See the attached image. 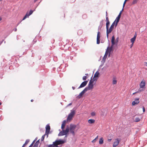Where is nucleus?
<instances>
[{
	"label": "nucleus",
	"mask_w": 147,
	"mask_h": 147,
	"mask_svg": "<svg viewBox=\"0 0 147 147\" xmlns=\"http://www.w3.org/2000/svg\"><path fill=\"white\" fill-rule=\"evenodd\" d=\"M64 141L61 140H59L53 142L52 144L48 145L47 147H58V145L62 144L64 143Z\"/></svg>",
	"instance_id": "1"
},
{
	"label": "nucleus",
	"mask_w": 147,
	"mask_h": 147,
	"mask_svg": "<svg viewBox=\"0 0 147 147\" xmlns=\"http://www.w3.org/2000/svg\"><path fill=\"white\" fill-rule=\"evenodd\" d=\"M75 111L74 110H71V112L69 114L67 118V121L69 122L72 120V118L75 114Z\"/></svg>",
	"instance_id": "2"
},
{
	"label": "nucleus",
	"mask_w": 147,
	"mask_h": 147,
	"mask_svg": "<svg viewBox=\"0 0 147 147\" xmlns=\"http://www.w3.org/2000/svg\"><path fill=\"white\" fill-rule=\"evenodd\" d=\"M76 125H71L70 126V132L72 133L73 135H74L75 130L76 128Z\"/></svg>",
	"instance_id": "3"
},
{
	"label": "nucleus",
	"mask_w": 147,
	"mask_h": 147,
	"mask_svg": "<svg viewBox=\"0 0 147 147\" xmlns=\"http://www.w3.org/2000/svg\"><path fill=\"white\" fill-rule=\"evenodd\" d=\"M111 48H110L108 49H107V50H106L105 53V55L104 56V57H103V59H102V60L104 62L105 61L106 59V58L107 57V56L108 54V52H109V53L110 52H111Z\"/></svg>",
	"instance_id": "4"
},
{
	"label": "nucleus",
	"mask_w": 147,
	"mask_h": 147,
	"mask_svg": "<svg viewBox=\"0 0 147 147\" xmlns=\"http://www.w3.org/2000/svg\"><path fill=\"white\" fill-rule=\"evenodd\" d=\"M50 129V127L49 124H47L46 127V131L45 133L46 134L47 137L48 136V135Z\"/></svg>",
	"instance_id": "5"
},
{
	"label": "nucleus",
	"mask_w": 147,
	"mask_h": 147,
	"mask_svg": "<svg viewBox=\"0 0 147 147\" xmlns=\"http://www.w3.org/2000/svg\"><path fill=\"white\" fill-rule=\"evenodd\" d=\"M119 141L120 140L118 138H117L116 139L113 145V147H116L118 145Z\"/></svg>",
	"instance_id": "6"
},
{
	"label": "nucleus",
	"mask_w": 147,
	"mask_h": 147,
	"mask_svg": "<svg viewBox=\"0 0 147 147\" xmlns=\"http://www.w3.org/2000/svg\"><path fill=\"white\" fill-rule=\"evenodd\" d=\"M33 11L32 10H30L29 13L28 12L27 13L23 19V20H24L26 18L28 17L33 12Z\"/></svg>",
	"instance_id": "7"
},
{
	"label": "nucleus",
	"mask_w": 147,
	"mask_h": 147,
	"mask_svg": "<svg viewBox=\"0 0 147 147\" xmlns=\"http://www.w3.org/2000/svg\"><path fill=\"white\" fill-rule=\"evenodd\" d=\"M113 29V28H112L111 27L109 29V27L108 28H106L107 36V38H108V34L111 32Z\"/></svg>",
	"instance_id": "8"
},
{
	"label": "nucleus",
	"mask_w": 147,
	"mask_h": 147,
	"mask_svg": "<svg viewBox=\"0 0 147 147\" xmlns=\"http://www.w3.org/2000/svg\"><path fill=\"white\" fill-rule=\"evenodd\" d=\"M88 82L87 81H86L82 82L80 86L78 88V89H80L85 86L86 85Z\"/></svg>",
	"instance_id": "9"
},
{
	"label": "nucleus",
	"mask_w": 147,
	"mask_h": 147,
	"mask_svg": "<svg viewBox=\"0 0 147 147\" xmlns=\"http://www.w3.org/2000/svg\"><path fill=\"white\" fill-rule=\"evenodd\" d=\"M93 88V84H89L87 87H86L85 88L86 89V90L87 91L88 90H89L92 89Z\"/></svg>",
	"instance_id": "10"
},
{
	"label": "nucleus",
	"mask_w": 147,
	"mask_h": 147,
	"mask_svg": "<svg viewBox=\"0 0 147 147\" xmlns=\"http://www.w3.org/2000/svg\"><path fill=\"white\" fill-rule=\"evenodd\" d=\"M145 82L144 80H142V82H141V83L140 84V86L141 88H144V87H145Z\"/></svg>",
	"instance_id": "11"
},
{
	"label": "nucleus",
	"mask_w": 147,
	"mask_h": 147,
	"mask_svg": "<svg viewBox=\"0 0 147 147\" xmlns=\"http://www.w3.org/2000/svg\"><path fill=\"white\" fill-rule=\"evenodd\" d=\"M139 98H136L135 99L134 101L132 102V105H135L137 104L139 102Z\"/></svg>",
	"instance_id": "12"
},
{
	"label": "nucleus",
	"mask_w": 147,
	"mask_h": 147,
	"mask_svg": "<svg viewBox=\"0 0 147 147\" xmlns=\"http://www.w3.org/2000/svg\"><path fill=\"white\" fill-rule=\"evenodd\" d=\"M100 32H98L97 33V44H99L100 43Z\"/></svg>",
	"instance_id": "13"
},
{
	"label": "nucleus",
	"mask_w": 147,
	"mask_h": 147,
	"mask_svg": "<svg viewBox=\"0 0 147 147\" xmlns=\"http://www.w3.org/2000/svg\"><path fill=\"white\" fill-rule=\"evenodd\" d=\"M67 134L65 132V130H62L59 133V134L58 135L59 136H61L65 135H67Z\"/></svg>",
	"instance_id": "14"
},
{
	"label": "nucleus",
	"mask_w": 147,
	"mask_h": 147,
	"mask_svg": "<svg viewBox=\"0 0 147 147\" xmlns=\"http://www.w3.org/2000/svg\"><path fill=\"white\" fill-rule=\"evenodd\" d=\"M86 89H84L79 94V97L82 96L87 91Z\"/></svg>",
	"instance_id": "15"
},
{
	"label": "nucleus",
	"mask_w": 147,
	"mask_h": 147,
	"mask_svg": "<svg viewBox=\"0 0 147 147\" xmlns=\"http://www.w3.org/2000/svg\"><path fill=\"white\" fill-rule=\"evenodd\" d=\"M115 37L114 36H113L112 37L111 40V42L112 45H115L116 43V42L115 41Z\"/></svg>",
	"instance_id": "16"
},
{
	"label": "nucleus",
	"mask_w": 147,
	"mask_h": 147,
	"mask_svg": "<svg viewBox=\"0 0 147 147\" xmlns=\"http://www.w3.org/2000/svg\"><path fill=\"white\" fill-rule=\"evenodd\" d=\"M117 83L116 79L115 77H113V78L112 84H116Z\"/></svg>",
	"instance_id": "17"
},
{
	"label": "nucleus",
	"mask_w": 147,
	"mask_h": 147,
	"mask_svg": "<svg viewBox=\"0 0 147 147\" xmlns=\"http://www.w3.org/2000/svg\"><path fill=\"white\" fill-rule=\"evenodd\" d=\"M95 121V120L93 119H90L88 121V123L90 124L93 123H94Z\"/></svg>",
	"instance_id": "18"
},
{
	"label": "nucleus",
	"mask_w": 147,
	"mask_h": 147,
	"mask_svg": "<svg viewBox=\"0 0 147 147\" xmlns=\"http://www.w3.org/2000/svg\"><path fill=\"white\" fill-rule=\"evenodd\" d=\"M120 18L117 17L115 20V22H116V23L115 24V26L116 27L117 24L119 22Z\"/></svg>",
	"instance_id": "19"
},
{
	"label": "nucleus",
	"mask_w": 147,
	"mask_h": 147,
	"mask_svg": "<svg viewBox=\"0 0 147 147\" xmlns=\"http://www.w3.org/2000/svg\"><path fill=\"white\" fill-rule=\"evenodd\" d=\"M39 143V140L37 141L35 143L33 147H38Z\"/></svg>",
	"instance_id": "20"
},
{
	"label": "nucleus",
	"mask_w": 147,
	"mask_h": 147,
	"mask_svg": "<svg viewBox=\"0 0 147 147\" xmlns=\"http://www.w3.org/2000/svg\"><path fill=\"white\" fill-rule=\"evenodd\" d=\"M99 74V72L98 71H96V73L94 74V77H93V79L94 78L98 77Z\"/></svg>",
	"instance_id": "21"
},
{
	"label": "nucleus",
	"mask_w": 147,
	"mask_h": 147,
	"mask_svg": "<svg viewBox=\"0 0 147 147\" xmlns=\"http://www.w3.org/2000/svg\"><path fill=\"white\" fill-rule=\"evenodd\" d=\"M103 143V140L102 138L100 139L99 143L100 144H102Z\"/></svg>",
	"instance_id": "22"
},
{
	"label": "nucleus",
	"mask_w": 147,
	"mask_h": 147,
	"mask_svg": "<svg viewBox=\"0 0 147 147\" xmlns=\"http://www.w3.org/2000/svg\"><path fill=\"white\" fill-rule=\"evenodd\" d=\"M136 39L133 38L131 39V42L132 43H134V41H135Z\"/></svg>",
	"instance_id": "23"
},
{
	"label": "nucleus",
	"mask_w": 147,
	"mask_h": 147,
	"mask_svg": "<svg viewBox=\"0 0 147 147\" xmlns=\"http://www.w3.org/2000/svg\"><path fill=\"white\" fill-rule=\"evenodd\" d=\"M69 128L68 127H67L66 128L65 130V132L66 133H67V134H68V132H69Z\"/></svg>",
	"instance_id": "24"
},
{
	"label": "nucleus",
	"mask_w": 147,
	"mask_h": 147,
	"mask_svg": "<svg viewBox=\"0 0 147 147\" xmlns=\"http://www.w3.org/2000/svg\"><path fill=\"white\" fill-rule=\"evenodd\" d=\"M104 110H102L101 111V116H103L104 115H105V114L104 113Z\"/></svg>",
	"instance_id": "25"
},
{
	"label": "nucleus",
	"mask_w": 147,
	"mask_h": 147,
	"mask_svg": "<svg viewBox=\"0 0 147 147\" xmlns=\"http://www.w3.org/2000/svg\"><path fill=\"white\" fill-rule=\"evenodd\" d=\"M143 88H141L140 87V88H139V89H138V91L141 92V91H144V89H143Z\"/></svg>",
	"instance_id": "26"
},
{
	"label": "nucleus",
	"mask_w": 147,
	"mask_h": 147,
	"mask_svg": "<svg viewBox=\"0 0 147 147\" xmlns=\"http://www.w3.org/2000/svg\"><path fill=\"white\" fill-rule=\"evenodd\" d=\"M115 21H114L111 25V27L114 28V26H115Z\"/></svg>",
	"instance_id": "27"
},
{
	"label": "nucleus",
	"mask_w": 147,
	"mask_h": 147,
	"mask_svg": "<svg viewBox=\"0 0 147 147\" xmlns=\"http://www.w3.org/2000/svg\"><path fill=\"white\" fill-rule=\"evenodd\" d=\"M66 123V121L65 120H64L63 121V122H62L61 125L65 126Z\"/></svg>",
	"instance_id": "28"
},
{
	"label": "nucleus",
	"mask_w": 147,
	"mask_h": 147,
	"mask_svg": "<svg viewBox=\"0 0 147 147\" xmlns=\"http://www.w3.org/2000/svg\"><path fill=\"white\" fill-rule=\"evenodd\" d=\"M140 121V119L139 117L136 118L135 121L136 122H138Z\"/></svg>",
	"instance_id": "29"
},
{
	"label": "nucleus",
	"mask_w": 147,
	"mask_h": 147,
	"mask_svg": "<svg viewBox=\"0 0 147 147\" xmlns=\"http://www.w3.org/2000/svg\"><path fill=\"white\" fill-rule=\"evenodd\" d=\"M138 0H134L132 3V4H134L136 3Z\"/></svg>",
	"instance_id": "30"
},
{
	"label": "nucleus",
	"mask_w": 147,
	"mask_h": 147,
	"mask_svg": "<svg viewBox=\"0 0 147 147\" xmlns=\"http://www.w3.org/2000/svg\"><path fill=\"white\" fill-rule=\"evenodd\" d=\"M46 135V133L41 138V141H43L44 139V138H45V135Z\"/></svg>",
	"instance_id": "31"
},
{
	"label": "nucleus",
	"mask_w": 147,
	"mask_h": 147,
	"mask_svg": "<svg viewBox=\"0 0 147 147\" xmlns=\"http://www.w3.org/2000/svg\"><path fill=\"white\" fill-rule=\"evenodd\" d=\"M110 24V22H106V28H108L109 27V25Z\"/></svg>",
	"instance_id": "32"
},
{
	"label": "nucleus",
	"mask_w": 147,
	"mask_h": 147,
	"mask_svg": "<svg viewBox=\"0 0 147 147\" xmlns=\"http://www.w3.org/2000/svg\"><path fill=\"white\" fill-rule=\"evenodd\" d=\"M94 80H90L89 82V84H93V83L94 81Z\"/></svg>",
	"instance_id": "33"
},
{
	"label": "nucleus",
	"mask_w": 147,
	"mask_h": 147,
	"mask_svg": "<svg viewBox=\"0 0 147 147\" xmlns=\"http://www.w3.org/2000/svg\"><path fill=\"white\" fill-rule=\"evenodd\" d=\"M30 140L29 139H28L26 140V142L25 143V144H26V145L28 143V142H29Z\"/></svg>",
	"instance_id": "34"
},
{
	"label": "nucleus",
	"mask_w": 147,
	"mask_h": 147,
	"mask_svg": "<svg viewBox=\"0 0 147 147\" xmlns=\"http://www.w3.org/2000/svg\"><path fill=\"white\" fill-rule=\"evenodd\" d=\"M95 113L94 112H92L91 113V115L92 116H94L95 115Z\"/></svg>",
	"instance_id": "35"
},
{
	"label": "nucleus",
	"mask_w": 147,
	"mask_h": 147,
	"mask_svg": "<svg viewBox=\"0 0 147 147\" xmlns=\"http://www.w3.org/2000/svg\"><path fill=\"white\" fill-rule=\"evenodd\" d=\"M86 76H84L82 78V79L83 80H85L86 79Z\"/></svg>",
	"instance_id": "36"
},
{
	"label": "nucleus",
	"mask_w": 147,
	"mask_h": 147,
	"mask_svg": "<svg viewBox=\"0 0 147 147\" xmlns=\"http://www.w3.org/2000/svg\"><path fill=\"white\" fill-rule=\"evenodd\" d=\"M106 21L107 22H109V19L107 16H106Z\"/></svg>",
	"instance_id": "37"
},
{
	"label": "nucleus",
	"mask_w": 147,
	"mask_h": 147,
	"mask_svg": "<svg viewBox=\"0 0 147 147\" xmlns=\"http://www.w3.org/2000/svg\"><path fill=\"white\" fill-rule=\"evenodd\" d=\"M136 36H137V34H136V33H135L134 36L133 38L136 39Z\"/></svg>",
	"instance_id": "38"
},
{
	"label": "nucleus",
	"mask_w": 147,
	"mask_h": 147,
	"mask_svg": "<svg viewBox=\"0 0 147 147\" xmlns=\"http://www.w3.org/2000/svg\"><path fill=\"white\" fill-rule=\"evenodd\" d=\"M136 36H137V34H136V33H135L134 36L133 38L136 39Z\"/></svg>",
	"instance_id": "39"
},
{
	"label": "nucleus",
	"mask_w": 147,
	"mask_h": 147,
	"mask_svg": "<svg viewBox=\"0 0 147 147\" xmlns=\"http://www.w3.org/2000/svg\"><path fill=\"white\" fill-rule=\"evenodd\" d=\"M121 13H119V15H118V16L117 17L120 18L121 16Z\"/></svg>",
	"instance_id": "40"
},
{
	"label": "nucleus",
	"mask_w": 147,
	"mask_h": 147,
	"mask_svg": "<svg viewBox=\"0 0 147 147\" xmlns=\"http://www.w3.org/2000/svg\"><path fill=\"white\" fill-rule=\"evenodd\" d=\"M96 139H94V140H93L92 141V143H94V142H96Z\"/></svg>",
	"instance_id": "41"
},
{
	"label": "nucleus",
	"mask_w": 147,
	"mask_h": 147,
	"mask_svg": "<svg viewBox=\"0 0 147 147\" xmlns=\"http://www.w3.org/2000/svg\"><path fill=\"white\" fill-rule=\"evenodd\" d=\"M65 127V126H63V125H61V128L62 130L64 129Z\"/></svg>",
	"instance_id": "42"
},
{
	"label": "nucleus",
	"mask_w": 147,
	"mask_h": 147,
	"mask_svg": "<svg viewBox=\"0 0 147 147\" xmlns=\"http://www.w3.org/2000/svg\"><path fill=\"white\" fill-rule=\"evenodd\" d=\"M116 43H117L118 41V37L116 39Z\"/></svg>",
	"instance_id": "43"
},
{
	"label": "nucleus",
	"mask_w": 147,
	"mask_h": 147,
	"mask_svg": "<svg viewBox=\"0 0 147 147\" xmlns=\"http://www.w3.org/2000/svg\"><path fill=\"white\" fill-rule=\"evenodd\" d=\"M126 3V2H124L123 4V8H124V7Z\"/></svg>",
	"instance_id": "44"
},
{
	"label": "nucleus",
	"mask_w": 147,
	"mask_h": 147,
	"mask_svg": "<svg viewBox=\"0 0 147 147\" xmlns=\"http://www.w3.org/2000/svg\"><path fill=\"white\" fill-rule=\"evenodd\" d=\"M143 112H144L145 111V109L144 107H143Z\"/></svg>",
	"instance_id": "45"
},
{
	"label": "nucleus",
	"mask_w": 147,
	"mask_h": 147,
	"mask_svg": "<svg viewBox=\"0 0 147 147\" xmlns=\"http://www.w3.org/2000/svg\"><path fill=\"white\" fill-rule=\"evenodd\" d=\"M112 140V139H108V141L109 142H110L111 141V140Z\"/></svg>",
	"instance_id": "46"
},
{
	"label": "nucleus",
	"mask_w": 147,
	"mask_h": 147,
	"mask_svg": "<svg viewBox=\"0 0 147 147\" xmlns=\"http://www.w3.org/2000/svg\"><path fill=\"white\" fill-rule=\"evenodd\" d=\"M33 144L32 143L29 146V147H32L33 146Z\"/></svg>",
	"instance_id": "47"
},
{
	"label": "nucleus",
	"mask_w": 147,
	"mask_h": 147,
	"mask_svg": "<svg viewBox=\"0 0 147 147\" xmlns=\"http://www.w3.org/2000/svg\"><path fill=\"white\" fill-rule=\"evenodd\" d=\"M133 44L134 43H132V44L130 45V48H131L133 46Z\"/></svg>",
	"instance_id": "48"
},
{
	"label": "nucleus",
	"mask_w": 147,
	"mask_h": 147,
	"mask_svg": "<svg viewBox=\"0 0 147 147\" xmlns=\"http://www.w3.org/2000/svg\"><path fill=\"white\" fill-rule=\"evenodd\" d=\"M26 144H25V143H24L23 145L22 146V147H24Z\"/></svg>",
	"instance_id": "49"
},
{
	"label": "nucleus",
	"mask_w": 147,
	"mask_h": 147,
	"mask_svg": "<svg viewBox=\"0 0 147 147\" xmlns=\"http://www.w3.org/2000/svg\"><path fill=\"white\" fill-rule=\"evenodd\" d=\"M35 141H36V140H34L32 143L33 144H34V143Z\"/></svg>",
	"instance_id": "50"
},
{
	"label": "nucleus",
	"mask_w": 147,
	"mask_h": 147,
	"mask_svg": "<svg viewBox=\"0 0 147 147\" xmlns=\"http://www.w3.org/2000/svg\"><path fill=\"white\" fill-rule=\"evenodd\" d=\"M35 141H36V140H34L32 143L33 144H34V143Z\"/></svg>",
	"instance_id": "51"
},
{
	"label": "nucleus",
	"mask_w": 147,
	"mask_h": 147,
	"mask_svg": "<svg viewBox=\"0 0 147 147\" xmlns=\"http://www.w3.org/2000/svg\"><path fill=\"white\" fill-rule=\"evenodd\" d=\"M17 30V29H16V28H15V29H14V31H15V32Z\"/></svg>",
	"instance_id": "52"
},
{
	"label": "nucleus",
	"mask_w": 147,
	"mask_h": 147,
	"mask_svg": "<svg viewBox=\"0 0 147 147\" xmlns=\"http://www.w3.org/2000/svg\"><path fill=\"white\" fill-rule=\"evenodd\" d=\"M72 88L73 89V90H74V89H75V87H73H73H72Z\"/></svg>",
	"instance_id": "53"
},
{
	"label": "nucleus",
	"mask_w": 147,
	"mask_h": 147,
	"mask_svg": "<svg viewBox=\"0 0 147 147\" xmlns=\"http://www.w3.org/2000/svg\"><path fill=\"white\" fill-rule=\"evenodd\" d=\"M123 8L122 9V10L120 11V13H121V12H122L123 10Z\"/></svg>",
	"instance_id": "54"
},
{
	"label": "nucleus",
	"mask_w": 147,
	"mask_h": 147,
	"mask_svg": "<svg viewBox=\"0 0 147 147\" xmlns=\"http://www.w3.org/2000/svg\"><path fill=\"white\" fill-rule=\"evenodd\" d=\"M145 65L147 66V62H145Z\"/></svg>",
	"instance_id": "55"
},
{
	"label": "nucleus",
	"mask_w": 147,
	"mask_h": 147,
	"mask_svg": "<svg viewBox=\"0 0 147 147\" xmlns=\"http://www.w3.org/2000/svg\"><path fill=\"white\" fill-rule=\"evenodd\" d=\"M107 16V11L106 12V16Z\"/></svg>",
	"instance_id": "56"
},
{
	"label": "nucleus",
	"mask_w": 147,
	"mask_h": 147,
	"mask_svg": "<svg viewBox=\"0 0 147 147\" xmlns=\"http://www.w3.org/2000/svg\"><path fill=\"white\" fill-rule=\"evenodd\" d=\"M136 92L134 93H133V94H135V93H137V92Z\"/></svg>",
	"instance_id": "57"
},
{
	"label": "nucleus",
	"mask_w": 147,
	"mask_h": 147,
	"mask_svg": "<svg viewBox=\"0 0 147 147\" xmlns=\"http://www.w3.org/2000/svg\"><path fill=\"white\" fill-rule=\"evenodd\" d=\"M98 136H97V137L95 138L96 139H96H98Z\"/></svg>",
	"instance_id": "58"
},
{
	"label": "nucleus",
	"mask_w": 147,
	"mask_h": 147,
	"mask_svg": "<svg viewBox=\"0 0 147 147\" xmlns=\"http://www.w3.org/2000/svg\"><path fill=\"white\" fill-rule=\"evenodd\" d=\"M71 104H71V103H69V104L68 105H69V106H70V105H71Z\"/></svg>",
	"instance_id": "59"
},
{
	"label": "nucleus",
	"mask_w": 147,
	"mask_h": 147,
	"mask_svg": "<svg viewBox=\"0 0 147 147\" xmlns=\"http://www.w3.org/2000/svg\"><path fill=\"white\" fill-rule=\"evenodd\" d=\"M37 1V0H34V2H36Z\"/></svg>",
	"instance_id": "60"
},
{
	"label": "nucleus",
	"mask_w": 147,
	"mask_h": 147,
	"mask_svg": "<svg viewBox=\"0 0 147 147\" xmlns=\"http://www.w3.org/2000/svg\"><path fill=\"white\" fill-rule=\"evenodd\" d=\"M2 19L1 17H0V21H1L2 20Z\"/></svg>",
	"instance_id": "61"
},
{
	"label": "nucleus",
	"mask_w": 147,
	"mask_h": 147,
	"mask_svg": "<svg viewBox=\"0 0 147 147\" xmlns=\"http://www.w3.org/2000/svg\"><path fill=\"white\" fill-rule=\"evenodd\" d=\"M33 101V99H32L31 100V101L32 102Z\"/></svg>",
	"instance_id": "62"
},
{
	"label": "nucleus",
	"mask_w": 147,
	"mask_h": 147,
	"mask_svg": "<svg viewBox=\"0 0 147 147\" xmlns=\"http://www.w3.org/2000/svg\"><path fill=\"white\" fill-rule=\"evenodd\" d=\"M126 1H126V0H125V1L124 2H126Z\"/></svg>",
	"instance_id": "63"
},
{
	"label": "nucleus",
	"mask_w": 147,
	"mask_h": 147,
	"mask_svg": "<svg viewBox=\"0 0 147 147\" xmlns=\"http://www.w3.org/2000/svg\"><path fill=\"white\" fill-rule=\"evenodd\" d=\"M85 75H88V74H86Z\"/></svg>",
	"instance_id": "64"
}]
</instances>
